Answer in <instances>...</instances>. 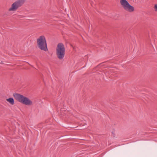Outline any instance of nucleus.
<instances>
[{
	"instance_id": "f257e3e1",
	"label": "nucleus",
	"mask_w": 157,
	"mask_h": 157,
	"mask_svg": "<svg viewBox=\"0 0 157 157\" xmlns=\"http://www.w3.org/2000/svg\"><path fill=\"white\" fill-rule=\"evenodd\" d=\"M15 98L19 102L27 105H31L33 104V102L28 98L18 94H13Z\"/></svg>"
},
{
	"instance_id": "f03ea898",
	"label": "nucleus",
	"mask_w": 157,
	"mask_h": 157,
	"mask_svg": "<svg viewBox=\"0 0 157 157\" xmlns=\"http://www.w3.org/2000/svg\"><path fill=\"white\" fill-rule=\"evenodd\" d=\"M65 49L64 44L62 43L58 44L56 48V54L60 60L63 59L65 55Z\"/></svg>"
},
{
	"instance_id": "7ed1b4c3",
	"label": "nucleus",
	"mask_w": 157,
	"mask_h": 157,
	"mask_svg": "<svg viewBox=\"0 0 157 157\" xmlns=\"http://www.w3.org/2000/svg\"><path fill=\"white\" fill-rule=\"evenodd\" d=\"M38 47L41 50L45 51H48L46 39L44 36H41L37 39Z\"/></svg>"
},
{
	"instance_id": "20e7f679",
	"label": "nucleus",
	"mask_w": 157,
	"mask_h": 157,
	"mask_svg": "<svg viewBox=\"0 0 157 157\" xmlns=\"http://www.w3.org/2000/svg\"><path fill=\"white\" fill-rule=\"evenodd\" d=\"M120 3L124 10L130 12H133L134 8L126 0H121Z\"/></svg>"
},
{
	"instance_id": "39448f33",
	"label": "nucleus",
	"mask_w": 157,
	"mask_h": 157,
	"mask_svg": "<svg viewBox=\"0 0 157 157\" xmlns=\"http://www.w3.org/2000/svg\"><path fill=\"white\" fill-rule=\"evenodd\" d=\"M25 0H18L15 1L12 5L11 6L9 9V11H15L21 7L24 3Z\"/></svg>"
},
{
	"instance_id": "423d86ee",
	"label": "nucleus",
	"mask_w": 157,
	"mask_h": 157,
	"mask_svg": "<svg viewBox=\"0 0 157 157\" xmlns=\"http://www.w3.org/2000/svg\"><path fill=\"white\" fill-rule=\"evenodd\" d=\"M6 100L10 104L13 105L14 104V100L13 98H10L7 99Z\"/></svg>"
},
{
	"instance_id": "0eeeda50",
	"label": "nucleus",
	"mask_w": 157,
	"mask_h": 157,
	"mask_svg": "<svg viewBox=\"0 0 157 157\" xmlns=\"http://www.w3.org/2000/svg\"><path fill=\"white\" fill-rule=\"evenodd\" d=\"M154 8L155 9V11H157V4H155V5Z\"/></svg>"
},
{
	"instance_id": "6e6552de",
	"label": "nucleus",
	"mask_w": 157,
	"mask_h": 157,
	"mask_svg": "<svg viewBox=\"0 0 157 157\" xmlns=\"http://www.w3.org/2000/svg\"><path fill=\"white\" fill-rule=\"evenodd\" d=\"M112 134L113 135V137H115V133L113 132L112 133Z\"/></svg>"
},
{
	"instance_id": "1a4fd4ad",
	"label": "nucleus",
	"mask_w": 157,
	"mask_h": 157,
	"mask_svg": "<svg viewBox=\"0 0 157 157\" xmlns=\"http://www.w3.org/2000/svg\"><path fill=\"white\" fill-rule=\"evenodd\" d=\"M2 63V61H0V64Z\"/></svg>"
},
{
	"instance_id": "9d476101",
	"label": "nucleus",
	"mask_w": 157,
	"mask_h": 157,
	"mask_svg": "<svg viewBox=\"0 0 157 157\" xmlns=\"http://www.w3.org/2000/svg\"><path fill=\"white\" fill-rule=\"evenodd\" d=\"M61 114L62 115H63V114H62V113H61Z\"/></svg>"
},
{
	"instance_id": "9b49d317",
	"label": "nucleus",
	"mask_w": 157,
	"mask_h": 157,
	"mask_svg": "<svg viewBox=\"0 0 157 157\" xmlns=\"http://www.w3.org/2000/svg\"><path fill=\"white\" fill-rule=\"evenodd\" d=\"M61 114L62 115H63V114H62V113H61Z\"/></svg>"
},
{
	"instance_id": "f8f14e48",
	"label": "nucleus",
	"mask_w": 157,
	"mask_h": 157,
	"mask_svg": "<svg viewBox=\"0 0 157 157\" xmlns=\"http://www.w3.org/2000/svg\"><path fill=\"white\" fill-rule=\"evenodd\" d=\"M61 114L62 115H63V114H62V113H61Z\"/></svg>"
},
{
	"instance_id": "ddd939ff",
	"label": "nucleus",
	"mask_w": 157,
	"mask_h": 157,
	"mask_svg": "<svg viewBox=\"0 0 157 157\" xmlns=\"http://www.w3.org/2000/svg\"><path fill=\"white\" fill-rule=\"evenodd\" d=\"M61 114L62 115H63V114H62V113H61Z\"/></svg>"
},
{
	"instance_id": "4468645a",
	"label": "nucleus",
	"mask_w": 157,
	"mask_h": 157,
	"mask_svg": "<svg viewBox=\"0 0 157 157\" xmlns=\"http://www.w3.org/2000/svg\"><path fill=\"white\" fill-rule=\"evenodd\" d=\"M65 112H66V111L65 110Z\"/></svg>"
}]
</instances>
